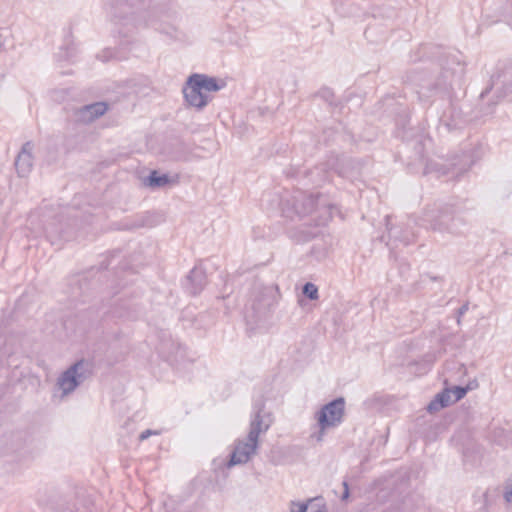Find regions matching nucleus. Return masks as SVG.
Returning a JSON list of instances; mask_svg holds the SVG:
<instances>
[{
	"mask_svg": "<svg viewBox=\"0 0 512 512\" xmlns=\"http://www.w3.org/2000/svg\"><path fill=\"white\" fill-rule=\"evenodd\" d=\"M279 298L280 292L277 285L254 284L250 299L245 307L246 319L255 324L268 319Z\"/></svg>",
	"mask_w": 512,
	"mask_h": 512,
	"instance_id": "nucleus-1",
	"label": "nucleus"
},
{
	"mask_svg": "<svg viewBox=\"0 0 512 512\" xmlns=\"http://www.w3.org/2000/svg\"><path fill=\"white\" fill-rule=\"evenodd\" d=\"M263 408H259L250 423L248 435L243 440H237L227 464L232 467L238 464L247 463L257 452L258 438L260 433L265 432L270 427V422H264L262 416Z\"/></svg>",
	"mask_w": 512,
	"mask_h": 512,
	"instance_id": "nucleus-2",
	"label": "nucleus"
},
{
	"mask_svg": "<svg viewBox=\"0 0 512 512\" xmlns=\"http://www.w3.org/2000/svg\"><path fill=\"white\" fill-rule=\"evenodd\" d=\"M292 207L300 217L315 214L318 225H324L332 218L334 208L320 193L308 194L303 191L296 192L292 197Z\"/></svg>",
	"mask_w": 512,
	"mask_h": 512,
	"instance_id": "nucleus-3",
	"label": "nucleus"
},
{
	"mask_svg": "<svg viewBox=\"0 0 512 512\" xmlns=\"http://www.w3.org/2000/svg\"><path fill=\"white\" fill-rule=\"evenodd\" d=\"M424 220L433 231L456 236L462 234V228L466 225L464 218L457 215L454 206L449 204L426 211Z\"/></svg>",
	"mask_w": 512,
	"mask_h": 512,
	"instance_id": "nucleus-4",
	"label": "nucleus"
},
{
	"mask_svg": "<svg viewBox=\"0 0 512 512\" xmlns=\"http://www.w3.org/2000/svg\"><path fill=\"white\" fill-rule=\"evenodd\" d=\"M345 415V400L343 397L336 398L325 404L317 413L316 419L319 431L315 434L317 441H322L325 431L334 428L343 422Z\"/></svg>",
	"mask_w": 512,
	"mask_h": 512,
	"instance_id": "nucleus-5",
	"label": "nucleus"
},
{
	"mask_svg": "<svg viewBox=\"0 0 512 512\" xmlns=\"http://www.w3.org/2000/svg\"><path fill=\"white\" fill-rule=\"evenodd\" d=\"M91 375V365L88 361L81 359L65 370L57 380V386L62 391V395H68L73 392Z\"/></svg>",
	"mask_w": 512,
	"mask_h": 512,
	"instance_id": "nucleus-6",
	"label": "nucleus"
},
{
	"mask_svg": "<svg viewBox=\"0 0 512 512\" xmlns=\"http://www.w3.org/2000/svg\"><path fill=\"white\" fill-rule=\"evenodd\" d=\"M458 70H451L450 68H443L440 75L437 79L432 83L430 81H424V83H420V90L418 91L419 98L423 99L424 97H429L430 95L426 93L430 92L431 94H448L452 88L453 80L456 74H463V67H461L460 63H457Z\"/></svg>",
	"mask_w": 512,
	"mask_h": 512,
	"instance_id": "nucleus-7",
	"label": "nucleus"
},
{
	"mask_svg": "<svg viewBox=\"0 0 512 512\" xmlns=\"http://www.w3.org/2000/svg\"><path fill=\"white\" fill-rule=\"evenodd\" d=\"M144 0H104L111 15L119 20L131 18L137 22L136 15L140 12Z\"/></svg>",
	"mask_w": 512,
	"mask_h": 512,
	"instance_id": "nucleus-8",
	"label": "nucleus"
},
{
	"mask_svg": "<svg viewBox=\"0 0 512 512\" xmlns=\"http://www.w3.org/2000/svg\"><path fill=\"white\" fill-rule=\"evenodd\" d=\"M197 78H199V74L189 76L185 86L183 87V94L185 101L189 106L201 110L209 103L211 98L201 90Z\"/></svg>",
	"mask_w": 512,
	"mask_h": 512,
	"instance_id": "nucleus-9",
	"label": "nucleus"
},
{
	"mask_svg": "<svg viewBox=\"0 0 512 512\" xmlns=\"http://www.w3.org/2000/svg\"><path fill=\"white\" fill-rule=\"evenodd\" d=\"M386 228L388 231L389 242H400L404 245H409L414 241V234L408 225H392L390 216H386ZM389 244L390 243H388V245Z\"/></svg>",
	"mask_w": 512,
	"mask_h": 512,
	"instance_id": "nucleus-10",
	"label": "nucleus"
},
{
	"mask_svg": "<svg viewBox=\"0 0 512 512\" xmlns=\"http://www.w3.org/2000/svg\"><path fill=\"white\" fill-rule=\"evenodd\" d=\"M33 143L27 141L23 144L21 151L18 153L15 160V168L20 177H24L30 173L33 167Z\"/></svg>",
	"mask_w": 512,
	"mask_h": 512,
	"instance_id": "nucleus-11",
	"label": "nucleus"
},
{
	"mask_svg": "<svg viewBox=\"0 0 512 512\" xmlns=\"http://www.w3.org/2000/svg\"><path fill=\"white\" fill-rule=\"evenodd\" d=\"M466 121L467 120L462 113V110L454 102H450L448 108L440 117V122L445 125L448 130L460 128L463 124L466 123Z\"/></svg>",
	"mask_w": 512,
	"mask_h": 512,
	"instance_id": "nucleus-12",
	"label": "nucleus"
},
{
	"mask_svg": "<svg viewBox=\"0 0 512 512\" xmlns=\"http://www.w3.org/2000/svg\"><path fill=\"white\" fill-rule=\"evenodd\" d=\"M186 288L192 295L199 294L206 285L205 271L195 266L186 277Z\"/></svg>",
	"mask_w": 512,
	"mask_h": 512,
	"instance_id": "nucleus-13",
	"label": "nucleus"
},
{
	"mask_svg": "<svg viewBox=\"0 0 512 512\" xmlns=\"http://www.w3.org/2000/svg\"><path fill=\"white\" fill-rule=\"evenodd\" d=\"M140 312L139 305L134 302H127L120 299L113 307V314L118 318L135 320Z\"/></svg>",
	"mask_w": 512,
	"mask_h": 512,
	"instance_id": "nucleus-14",
	"label": "nucleus"
},
{
	"mask_svg": "<svg viewBox=\"0 0 512 512\" xmlns=\"http://www.w3.org/2000/svg\"><path fill=\"white\" fill-rule=\"evenodd\" d=\"M107 109L108 106L105 102H95L84 105L79 109V118L85 122H91L104 115Z\"/></svg>",
	"mask_w": 512,
	"mask_h": 512,
	"instance_id": "nucleus-15",
	"label": "nucleus"
},
{
	"mask_svg": "<svg viewBox=\"0 0 512 512\" xmlns=\"http://www.w3.org/2000/svg\"><path fill=\"white\" fill-rule=\"evenodd\" d=\"M192 154L191 147L183 142L172 143L168 155L174 161H188Z\"/></svg>",
	"mask_w": 512,
	"mask_h": 512,
	"instance_id": "nucleus-16",
	"label": "nucleus"
},
{
	"mask_svg": "<svg viewBox=\"0 0 512 512\" xmlns=\"http://www.w3.org/2000/svg\"><path fill=\"white\" fill-rule=\"evenodd\" d=\"M453 401L451 400V389H444L438 393L435 398L428 404L427 410L430 413L436 412L444 407L449 406Z\"/></svg>",
	"mask_w": 512,
	"mask_h": 512,
	"instance_id": "nucleus-17",
	"label": "nucleus"
},
{
	"mask_svg": "<svg viewBox=\"0 0 512 512\" xmlns=\"http://www.w3.org/2000/svg\"><path fill=\"white\" fill-rule=\"evenodd\" d=\"M201 90L207 94V92H217L225 86L224 82L219 83L216 78L209 77L204 74H199L197 78Z\"/></svg>",
	"mask_w": 512,
	"mask_h": 512,
	"instance_id": "nucleus-18",
	"label": "nucleus"
},
{
	"mask_svg": "<svg viewBox=\"0 0 512 512\" xmlns=\"http://www.w3.org/2000/svg\"><path fill=\"white\" fill-rule=\"evenodd\" d=\"M171 182L167 174H159L156 170L150 172L146 184L151 188H161Z\"/></svg>",
	"mask_w": 512,
	"mask_h": 512,
	"instance_id": "nucleus-19",
	"label": "nucleus"
},
{
	"mask_svg": "<svg viewBox=\"0 0 512 512\" xmlns=\"http://www.w3.org/2000/svg\"><path fill=\"white\" fill-rule=\"evenodd\" d=\"M302 293L309 299V300H317L319 295H318V287L311 283V282H307L306 284H304L303 288H302Z\"/></svg>",
	"mask_w": 512,
	"mask_h": 512,
	"instance_id": "nucleus-20",
	"label": "nucleus"
},
{
	"mask_svg": "<svg viewBox=\"0 0 512 512\" xmlns=\"http://www.w3.org/2000/svg\"><path fill=\"white\" fill-rule=\"evenodd\" d=\"M311 175H314V174H317L319 177V179H313V183L315 185H321L323 182L327 181L328 180V175L325 171V167L324 166H317L315 167L311 172H310Z\"/></svg>",
	"mask_w": 512,
	"mask_h": 512,
	"instance_id": "nucleus-21",
	"label": "nucleus"
},
{
	"mask_svg": "<svg viewBox=\"0 0 512 512\" xmlns=\"http://www.w3.org/2000/svg\"><path fill=\"white\" fill-rule=\"evenodd\" d=\"M317 95L322 98L324 101L329 103L330 105H333V100L335 98L334 92L330 88H322Z\"/></svg>",
	"mask_w": 512,
	"mask_h": 512,
	"instance_id": "nucleus-22",
	"label": "nucleus"
},
{
	"mask_svg": "<svg viewBox=\"0 0 512 512\" xmlns=\"http://www.w3.org/2000/svg\"><path fill=\"white\" fill-rule=\"evenodd\" d=\"M469 389V386H455L453 389H451V393L454 394V400L452 401L457 402L461 400L467 394Z\"/></svg>",
	"mask_w": 512,
	"mask_h": 512,
	"instance_id": "nucleus-23",
	"label": "nucleus"
},
{
	"mask_svg": "<svg viewBox=\"0 0 512 512\" xmlns=\"http://www.w3.org/2000/svg\"><path fill=\"white\" fill-rule=\"evenodd\" d=\"M430 172H437V173L442 174V175L447 174L446 170L442 169V167H440L439 164L434 163V162L428 163L427 166H426V169L424 171L425 174L430 173Z\"/></svg>",
	"mask_w": 512,
	"mask_h": 512,
	"instance_id": "nucleus-24",
	"label": "nucleus"
},
{
	"mask_svg": "<svg viewBox=\"0 0 512 512\" xmlns=\"http://www.w3.org/2000/svg\"><path fill=\"white\" fill-rule=\"evenodd\" d=\"M307 511H308L307 504L292 502L290 512H307Z\"/></svg>",
	"mask_w": 512,
	"mask_h": 512,
	"instance_id": "nucleus-25",
	"label": "nucleus"
},
{
	"mask_svg": "<svg viewBox=\"0 0 512 512\" xmlns=\"http://www.w3.org/2000/svg\"><path fill=\"white\" fill-rule=\"evenodd\" d=\"M504 499L508 503L512 502V484H510L506 487L505 492H504Z\"/></svg>",
	"mask_w": 512,
	"mask_h": 512,
	"instance_id": "nucleus-26",
	"label": "nucleus"
},
{
	"mask_svg": "<svg viewBox=\"0 0 512 512\" xmlns=\"http://www.w3.org/2000/svg\"><path fill=\"white\" fill-rule=\"evenodd\" d=\"M152 434H157L156 431H153V430H150V429H147L145 431H143L140 435H139V440L140 441H144L146 440L150 435Z\"/></svg>",
	"mask_w": 512,
	"mask_h": 512,
	"instance_id": "nucleus-27",
	"label": "nucleus"
},
{
	"mask_svg": "<svg viewBox=\"0 0 512 512\" xmlns=\"http://www.w3.org/2000/svg\"><path fill=\"white\" fill-rule=\"evenodd\" d=\"M344 491L341 496V500H347L349 498V486L346 481L343 482Z\"/></svg>",
	"mask_w": 512,
	"mask_h": 512,
	"instance_id": "nucleus-28",
	"label": "nucleus"
},
{
	"mask_svg": "<svg viewBox=\"0 0 512 512\" xmlns=\"http://www.w3.org/2000/svg\"><path fill=\"white\" fill-rule=\"evenodd\" d=\"M307 512H326V508L325 506H311L310 508L308 507Z\"/></svg>",
	"mask_w": 512,
	"mask_h": 512,
	"instance_id": "nucleus-29",
	"label": "nucleus"
},
{
	"mask_svg": "<svg viewBox=\"0 0 512 512\" xmlns=\"http://www.w3.org/2000/svg\"><path fill=\"white\" fill-rule=\"evenodd\" d=\"M489 91H490V88L485 89L484 91L481 92L480 97L484 98L489 93Z\"/></svg>",
	"mask_w": 512,
	"mask_h": 512,
	"instance_id": "nucleus-30",
	"label": "nucleus"
},
{
	"mask_svg": "<svg viewBox=\"0 0 512 512\" xmlns=\"http://www.w3.org/2000/svg\"><path fill=\"white\" fill-rule=\"evenodd\" d=\"M466 310H467V306H466V305H464V306H462V307L459 309V313H460V314H463Z\"/></svg>",
	"mask_w": 512,
	"mask_h": 512,
	"instance_id": "nucleus-31",
	"label": "nucleus"
},
{
	"mask_svg": "<svg viewBox=\"0 0 512 512\" xmlns=\"http://www.w3.org/2000/svg\"><path fill=\"white\" fill-rule=\"evenodd\" d=\"M337 173L341 177H345L346 176L345 173L342 170H337Z\"/></svg>",
	"mask_w": 512,
	"mask_h": 512,
	"instance_id": "nucleus-32",
	"label": "nucleus"
}]
</instances>
